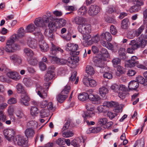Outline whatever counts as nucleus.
<instances>
[{"label": "nucleus", "mask_w": 147, "mask_h": 147, "mask_svg": "<svg viewBox=\"0 0 147 147\" xmlns=\"http://www.w3.org/2000/svg\"><path fill=\"white\" fill-rule=\"evenodd\" d=\"M16 91L18 94H21L26 91L24 86L20 83L18 84L16 86Z\"/></svg>", "instance_id": "393cba45"}, {"label": "nucleus", "mask_w": 147, "mask_h": 147, "mask_svg": "<svg viewBox=\"0 0 147 147\" xmlns=\"http://www.w3.org/2000/svg\"><path fill=\"white\" fill-rule=\"evenodd\" d=\"M95 65L100 67H103L104 66L103 61L101 59L97 57H94L93 59Z\"/></svg>", "instance_id": "a211bd4d"}, {"label": "nucleus", "mask_w": 147, "mask_h": 147, "mask_svg": "<svg viewBox=\"0 0 147 147\" xmlns=\"http://www.w3.org/2000/svg\"><path fill=\"white\" fill-rule=\"evenodd\" d=\"M37 29V28L35 27L33 24H30L27 26L26 31V32H31L34 30H36Z\"/></svg>", "instance_id": "f704fd0d"}, {"label": "nucleus", "mask_w": 147, "mask_h": 147, "mask_svg": "<svg viewBox=\"0 0 147 147\" xmlns=\"http://www.w3.org/2000/svg\"><path fill=\"white\" fill-rule=\"evenodd\" d=\"M86 72L90 75L94 74L95 72L93 68L91 66L89 65L87 66L86 67Z\"/></svg>", "instance_id": "4c0bfd02"}, {"label": "nucleus", "mask_w": 147, "mask_h": 147, "mask_svg": "<svg viewBox=\"0 0 147 147\" xmlns=\"http://www.w3.org/2000/svg\"><path fill=\"white\" fill-rule=\"evenodd\" d=\"M35 36L38 37L39 40V46L41 50L43 52H46L49 49L48 45L43 40L44 36L40 32H36L34 33Z\"/></svg>", "instance_id": "f257e3e1"}, {"label": "nucleus", "mask_w": 147, "mask_h": 147, "mask_svg": "<svg viewBox=\"0 0 147 147\" xmlns=\"http://www.w3.org/2000/svg\"><path fill=\"white\" fill-rule=\"evenodd\" d=\"M78 48L77 45L70 43L67 44L66 50L67 51H71V55H78L79 54V52L76 51Z\"/></svg>", "instance_id": "423d86ee"}, {"label": "nucleus", "mask_w": 147, "mask_h": 147, "mask_svg": "<svg viewBox=\"0 0 147 147\" xmlns=\"http://www.w3.org/2000/svg\"><path fill=\"white\" fill-rule=\"evenodd\" d=\"M134 41L132 40L130 41V43H129V45L131 46V47H129L127 49V52L128 53H133L134 51L137 49V48H134L133 47V45L134 44V42H133Z\"/></svg>", "instance_id": "603ef678"}, {"label": "nucleus", "mask_w": 147, "mask_h": 147, "mask_svg": "<svg viewBox=\"0 0 147 147\" xmlns=\"http://www.w3.org/2000/svg\"><path fill=\"white\" fill-rule=\"evenodd\" d=\"M21 98L20 100V103L26 106H28L29 104L28 102L30 101V98L26 91L21 94Z\"/></svg>", "instance_id": "0eeeda50"}, {"label": "nucleus", "mask_w": 147, "mask_h": 147, "mask_svg": "<svg viewBox=\"0 0 147 147\" xmlns=\"http://www.w3.org/2000/svg\"><path fill=\"white\" fill-rule=\"evenodd\" d=\"M91 38V36L90 35H85V36H84V41L83 42V44L85 46H88L90 45H88L87 44V42H88L89 40Z\"/></svg>", "instance_id": "864d4df0"}, {"label": "nucleus", "mask_w": 147, "mask_h": 147, "mask_svg": "<svg viewBox=\"0 0 147 147\" xmlns=\"http://www.w3.org/2000/svg\"><path fill=\"white\" fill-rule=\"evenodd\" d=\"M117 71L116 72V75L118 76H120L122 74H124L125 73V69L121 66H118L117 67Z\"/></svg>", "instance_id": "cd10ccee"}, {"label": "nucleus", "mask_w": 147, "mask_h": 147, "mask_svg": "<svg viewBox=\"0 0 147 147\" xmlns=\"http://www.w3.org/2000/svg\"><path fill=\"white\" fill-rule=\"evenodd\" d=\"M19 47V46L15 44L13 46L6 45L5 48V51L8 53H13L14 50H17Z\"/></svg>", "instance_id": "f3484780"}, {"label": "nucleus", "mask_w": 147, "mask_h": 147, "mask_svg": "<svg viewBox=\"0 0 147 147\" xmlns=\"http://www.w3.org/2000/svg\"><path fill=\"white\" fill-rule=\"evenodd\" d=\"M51 60V62L53 63H58L59 59L54 56L49 55Z\"/></svg>", "instance_id": "13d9d810"}, {"label": "nucleus", "mask_w": 147, "mask_h": 147, "mask_svg": "<svg viewBox=\"0 0 147 147\" xmlns=\"http://www.w3.org/2000/svg\"><path fill=\"white\" fill-rule=\"evenodd\" d=\"M121 60L118 58H115L112 60V62L114 67H117L119 66L121 63Z\"/></svg>", "instance_id": "e433bc0d"}, {"label": "nucleus", "mask_w": 147, "mask_h": 147, "mask_svg": "<svg viewBox=\"0 0 147 147\" xmlns=\"http://www.w3.org/2000/svg\"><path fill=\"white\" fill-rule=\"evenodd\" d=\"M13 141L15 144L22 147L26 146L28 143L27 140L24 136L19 135L14 137Z\"/></svg>", "instance_id": "7ed1b4c3"}, {"label": "nucleus", "mask_w": 147, "mask_h": 147, "mask_svg": "<svg viewBox=\"0 0 147 147\" xmlns=\"http://www.w3.org/2000/svg\"><path fill=\"white\" fill-rule=\"evenodd\" d=\"M56 19L58 28L64 26L66 23V20L63 18Z\"/></svg>", "instance_id": "c756f323"}, {"label": "nucleus", "mask_w": 147, "mask_h": 147, "mask_svg": "<svg viewBox=\"0 0 147 147\" xmlns=\"http://www.w3.org/2000/svg\"><path fill=\"white\" fill-rule=\"evenodd\" d=\"M100 40L98 35H96L95 36L92 37L91 40H89L88 42H87V44L88 45H91L93 42H97Z\"/></svg>", "instance_id": "37998d69"}, {"label": "nucleus", "mask_w": 147, "mask_h": 147, "mask_svg": "<svg viewBox=\"0 0 147 147\" xmlns=\"http://www.w3.org/2000/svg\"><path fill=\"white\" fill-rule=\"evenodd\" d=\"M136 82L138 83H140L141 84H143L144 86H147V83H146L145 81V79H144V78L141 76H138L136 78Z\"/></svg>", "instance_id": "2f4dec72"}, {"label": "nucleus", "mask_w": 147, "mask_h": 147, "mask_svg": "<svg viewBox=\"0 0 147 147\" xmlns=\"http://www.w3.org/2000/svg\"><path fill=\"white\" fill-rule=\"evenodd\" d=\"M88 99L93 101H98L100 100V98L97 95H94L93 94H88Z\"/></svg>", "instance_id": "bb28decb"}, {"label": "nucleus", "mask_w": 147, "mask_h": 147, "mask_svg": "<svg viewBox=\"0 0 147 147\" xmlns=\"http://www.w3.org/2000/svg\"><path fill=\"white\" fill-rule=\"evenodd\" d=\"M86 108L88 111H93L94 107L91 102L87 103L86 104Z\"/></svg>", "instance_id": "052dcab7"}, {"label": "nucleus", "mask_w": 147, "mask_h": 147, "mask_svg": "<svg viewBox=\"0 0 147 147\" xmlns=\"http://www.w3.org/2000/svg\"><path fill=\"white\" fill-rule=\"evenodd\" d=\"M144 144L143 140H138L136 142L134 147H144Z\"/></svg>", "instance_id": "49530a36"}, {"label": "nucleus", "mask_w": 147, "mask_h": 147, "mask_svg": "<svg viewBox=\"0 0 147 147\" xmlns=\"http://www.w3.org/2000/svg\"><path fill=\"white\" fill-rule=\"evenodd\" d=\"M107 121V119L105 118H101L99 119L98 120V124L100 126L106 124Z\"/></svg>", "instance_id": "4d7b16f0"}, {"label": "nucleus", "mask_w": 147, "mask_h": 147, "mask_svg": "<svg viewBox=\"0 0 147 147\" xmlns=\"http://www.w3.org/2000/svg\"><path fill=\"white\" fill-rule=\"evenodd\" d=\"M139 87V84L136 81H131L128 85V88L129 90H135Z\"/></svg>", "instance_id": "aec40b11"}, {"label": "nucleus", "mask_w": 147, "mask_h": 147, "mask_svg": "<svg viewBox=\"0 0 147 147\" xmlns=\"http://www.w3.org/2000/svg\"><path fill=\"white\" fill-rule=\"evenodd\" d=\"M56 144L59 146L63 145L65 144L64 142V138H59L57 140L56 142Z\"/></svg>", "instance_id": "774afa93"}, {"label": "nucleus", "mask_w": 147, "mask_h": 147, "mask_svg": "<svg viewBox=\"0 0 147 147\" xmlns=\"http://www.w3.org/2000/svg\"><path fill=\"white\" fill-rule=\"evenodd\" d=\"M78 30L79 32L82 34H88L91 32V26L90 24L84 23L82 25L78 26Z\"/></svg>", "instance_id": "39448f33"}, {"label": "nucleus", "mask_w": 147, "mask_h": 147, "mask_svg": "<svg viewBox=\"0 0 147 147\" xmlns=\"http://www.w3.org/2000/svg\"><path fill=\"white\" fill-rule=\"evenodd\" d=\"M114 12L118 13L120 12V9L116 6H112L109 7L107 11V13L109 14H111Z\"/></svg>", "instance_id": "4be33fe9"}, {"label": "nucleus", "mask_w": 147, "mask_h": 147, "mask_svg": "<svg viewBox=\"0 0 147 147\" xmlns=\"http://www.w3.org/2000/svg\"><path fill=\"white\" fill-rule=\"evenodd\" d=\"M55 73L52 70H48L44 76V80L45 81L48 82L52 80L55 76Z\"/></svg>", "instance_id": "2eb2a0df"}, {"label": "nucleus", "mask_w": 147, "mask_h": 147, "mask_svg": "<svg viewBox=\"0 0 147 147\" xmlns=\"http://www.w3.org/2000/svg\"><path fill=\"white\" fill-rule=\"evenodd\" d=\"M24 51L25 53L28 57V58H31L34 55L33 51L30 49L25 48Z\"/></svg>", "instance_id": "58836bf2"}, {"label": "nucleus", "mask_w": 147, "mask_h": 147, "mask_svg": "<svg viewBox=\"0 0 147 147\" xmlns=\"http://www.w3.org/2000/svg\"><path fill=\"white\" fill-rule=\"evenodd\" d=\"M10 58V59L16 63L20 64L22 63V60L21 58L16 55H13L11 56Z\"/></svg>", "instance_id": "5701e85b"}, {"label": "nucleus", "mask_w": 147, "mask_h": 147, "mask_svg": "<svg viewBox=\"0 0 147 147\" xmlns=\"http://www.w3.org/2000/svg\"><path fill=\"white\" fill-rule=\"evenodd\" d=\"M73 133L71 131L65 132L63 134V136L65 138L71 137L73 136Z\"/></svg>", "instance_id": "69168bd1"}, {"label": "nucleus", "mask_w": 147, "mask_h": 147, "mask_svg": "<svg viewBox=\"0 0 147 147\" xmlns=\"http://www.w3.org/2000/svg\"><path fill=\"white\" fill-rule=\"evenodd\" d=\"M67 65L72 68H74L76 67V65L74 64V61L72 60V58H71V57L68 58L67 61Z\"/></svg>", "instance_id": "8fccbe9b"}, {"label": "nucleus", "mask_w": 147, "mask_h": 147, "mask_svg": "<svg viewBox=\"0 0 147 147\" xmlns=\"http://www.w3.org/2000/svg\"><path fill=\"white\" fill-rule=\"evenodd\" d=\"M95 113L93 111H88L86 112H84L82 114L84 120L86 119V117H91L94 116Z\"/></svg>", "instance_id": "b1692460"}, {"label": "nucleus", "mask_w": 147, "mask_h": 147, "mask_svg": "<svg viewBox=\"0 0 147 147\" xmlns=\"http://www.w3.org/2000/svg\"><path fill=\"white\" fill-rule=\"evenodd\" d=\"M28 61L30 64L33 66L36 65L38 62L36 58H32L29 59H28Z\"/></svg>", "instance_id": "6e6d98bb"}, {"label": "nucleus", "mask_w": 147, "mask_h": 147, "mask_svg": "<svg viewBox=\"0 0 147 147\" xmlns=\"http://www.w3.org/2000/svg\"><path fill=\"white\" fill-rule=\"evenodd\" d=\"M87 9L85 6H82L78 11V14L79 15H84L87 13Z\"/></svg>", "instance_id": "79ce46f5"}, {"label": "nucleus", "mask_w": 147, "mask_h": 147, "mask_svg": "<svg viewBox=\"0 0 147 147\" xmlns=\"http://www.w3.org/2000/svg\"><path fill=\"white\" fill-rule=\"evenodd\" d=\"M23 82L24 84L27 86H30L32 84V80L29 78H24Z\"/></svg>", "instance_id": "3c124183"}, {"label": "nucleus", "mask_w": 147, "mask_h": 147, "mask_svg": "<svg viewBox=\"0 0 147 147\" xmlns=\"http://www.w3.org/2000/svg\"><path fill=\"white\" fill-rule=\"evenodd\" d=\"M129 20L128 18L125 19L121 22V28L124 29H127L128 27Z\"/></svg>", "instance_id": "c9c22d12"}, {"label": "nucleus", "mask_w": 147, "mask_h": 147, "mask_svg": "<svg viewBox=\"0 0 147 147\" xmlns=\"http://www.w3.org/2000/svg\"><path fill=\"white\" fill-rule=\"evenodd\" d=\"M99 92L101 96L104 97L108 93V90L105 86L99 88Z\"/></svg>", "instance_id": "473e14b6"}, {"label": "nucleus", "mask_w": 147, "mask_h": 147, "mask_svg": "<svg viewBox=\"0 0 147 147\" xmlns=\"http://www.w3.org/2000/svg\"><path fill=\"white\" fill-rule=\"evenodd\" d=\"M27 43L28 46L32 49H35L37 47V42L35 40H32L30 38L28 39Z\"/></svg>", "instance_id": "c85d7f7f"}, {"label": "nucleus", "mask_w": 147, "mask_h": 147, "mask_svg": "<svg viewBox=\"0 0 147 147\" xmlns=\"http://www.w3.org/2000/svg\"><path fill=\"white\" fill-rule=\"evenodd\" d=\"M103 105L104 106H106V107H114L116 110H119L120 108V107L118 103L113 101H105L103 103Z\"/></svg>", "instance_id": "4468645a"}, {"label": "nucleus", "mask_w": 147, "mask_h": 147, "mask_svg": "<svg viewBox=\"0 0 147 147\" xmlns=\"http://www.w3.org/2000/svg\"><path fill=\"white\" fill-rule=\"evenodd\" d=\"M16 115L19 119H20L24 116V115L22 111L20 110H18L16 112Z\"/></svg>", "instance_id": "0e129e2a"}, {"label": "nucleus", "mask_w": 147, "mask_h": 147, "mask_svg": "<svg viewBox=\"0 0 147 147\" xmlns=\"http://www.w3.org/2000/svg\"><path fill=\"white\" fill-rule=\"evenodd\" d=\"M141 7H138L136 5L131 6L129 9V11L130 13H133L137 12L140 10Z\"/></svg>", "instance_id": "a18cd8bd"}, {"label": "nucleus", "mask_w": 147, "mask_h": 147, "mask_svg": "<svg viewBox=\"0 0 147 147\" xmlns=\"http://www.w3.org/2000/svg\"><path fill=\"white\" fill-rule=\"evenodd\" d=\"M119 55L123 60L127 59V57L125 55V49L123 48H121L118 51Z\"/></svg>", "instance_id": "7c9ffc66"}, {"label": "nucleus", "mask_w": 147, "mask_h": 147, "mask_svg": "<svg viewBox=\"0 0 147 147\" xmlns=\"http://www.w3.org/2000/svg\"><path fill=\"white\" fill-rule=\"evenodd\" d=\"M25 34L24 30L22 27L20 28L18 30V34L16 35L17 37L18 36L19 37H23Z\"/></svg>", "instance_id": "bf43d9fd"}, {"label": "nucleus", "mask_w": 147, "mask_h": 147, "mask_svg": "<svg viewBox=\"0 0 147 147\" xmlns=\"http://www.w3.org/2000/svg\"><path fill=\"white\" fill-rule=\"evenodd\" d=\"M52 30L50 29L45 30L44 34L45 36L49 38V39L51 40H52L53 39L54 36L53 35V31Z\"/></svg>", "instance_id": "a878e982"}, {"label": "nucleus", "mask_w": 147, "mask_h": 147, "mask_svg": "<svg viewBox=\"0 0 147 147\" xmlns=\"http://www.w3.org/2000/svg\"><path fill=\"white\" fill-rule=\"evenodd\" d=\"M100 11L99 7L96 5H91L88 11V14L91 16L97 15Z\"/></svg>", "instance_id": "6e6552de"}, {"label": "nucleus", "mask_w": 147, "mask_h": 147, "mask_svg": "<svg viewBox=\"0 0 147 147\" xmlns=\"http://www.w3.org/2000/svg\"><path fill=\"white\" fill-rule=\"evenodd\" d=\"M135 36H136V33L133 30L128 32L127 34V38L130 39L133 38Z\"/></svg>", "instance_id": "5fc2aeb1"}, {"label": "nucleus", "mask_w": 147, "mask_h": 147, "mask_svg": "<svg viewBox=\"0 0 147 147\" xmlns=\"http://www.w3.org/2000/svg\"><path fill=\"white\" fill-rule=\"evenodd\" d=\"M35 133V131L32 128H28L25 131V134L28 138H32L33 137Z\"/></svg>", "instance_id": "412c9836"}, {"label": "nucleus", "mask_w": 147, "mask_h": 147, "mask_svg": "<svg viewBox=\"0 0 147 147\" xmlns=\"http://www.w3.org/2000/svg\"><path fill=\"white\" fill-rule=\"evenodd\" d=\"M85 20L82 17L76 16L74 18L72 22L79 26L82 25L85 23Z\"/></svg>", "instance_id": "dca6fc26"}, {"label": "nucleus", "mask_w": 147, "mask_h": 147, "mask_svg": "<svg viewBox=\"0 0 147 147\" xmlns=\"http://www.w3.org/2000/svg\"><path fill=\"white\" fill-rule=\"evenodd\" d=\"M68 91L64 90H62L60 94H59L57 97V100L58 101L60 102H62L67 97V93Z\"/></svg>", "instance_id": "ddd939ff"}, {"label": "nucleus", "mask_w": 147, "mask_h": 147, "mask_svg": "<svg viewBox=\"0 0 147 147\" xmlns=\"http://www.w3.org/2000/svg\"><path fill=\"white\" fill-rule=\"evenodd\" d=\"M7 75L10 78L15 81L18 80L21 78L20 76L16 72L9 71L7 73Z\"/></svg>", "instance_id": "f8f14e48"}, {"label": "nucleus", "mask_w": 147, "mask_h": 147, "mask_svg": "<svg viewBox=\"0 0 147 147\" xmlns=\"http://www.w3.org/2000/svg\"><path fill=\"white\" fill-rule=\"evenodd\" d=\"M6 120V115L4 112L2 110L0 111V120L5 121Z\"/></svg>", "instance_id": "e2e57ef3"}, {"label": "nucleus", "mask_w": 147, "mask_h": 147, "mask_svg": "<svg viewBox=\"0 0 147 147\" xmlns=\"http://www.w3.org/2000/svg\"><path fill=\"white\" fill-rule=\"evenodd\" d=\"M145 26L144 25H142L138 29V30L136 32V36H138L140 34L143 32L145 28Z\"/></svg>", "instance_id": "680f3d73"}, {"label": "nucleus", "mask_w": 147, "mask_h": 147, "mask_svg": "<svg viewBox=\"0 0 147 147\" xmlns=\"http://www.w3.org/2000/svg\"><path fill=\"white\" fill-rule=\"evenodd\" d=\"M88 94L83 92L79 94L78 96V99L82 101H84L88 99Z\"/></svg>", "instance_id": "72a5a7b5"}, {"label": "nucleus", "mask_w": 147, "mask_h": 147, "mask_svg": "<svg viewBox=\"0 0 147 147\" xmlns=\"http://www.w3.org/2000/svg\"><path fill=\"white\" fill-rule=\"evenodd\" d=\"M100 38L106 40L107 41L110 42L112 39V36L109 32H106L102 33L100 36Z\"/></svg>", "instance_id": "6ab92c4d"}, {"label": "nucleus", "mask_w": 147, "mask_h": 147, "mask_svg": "<svg viewBox=\"0 0 147 147\" xmlns=\"http://www.w3.org/2000/svg\"><path fill=\"white\" fill-rule=\"evenodd\" d=\"M81 142V140L79 138L77 139H74L71 142V144L74 147H80V143Z\"/></svg>", "instance_id": "a19ab883"}, {"label": "nucleus", "mask_w": 147, "mask_h": 147, "mask_svg": "<svg viewBox=\"0 0 147 147\" xmlns=\"http://www.w3.org/2000/svg\"><path fill=\"white\" fill-rule=\"evenodd\" d=\"M17 38L16 34L13 35L12 37V38H10L7 40L6 43V45L13 46L14 40Z\"/></svg>", "instance_id": "c03bdc74"}, {"label": "nucleus", "mask_w": 147, "mask_h": 147, "mask_svg": "<svg viewBox=\"0 0 147 147\" xmlns=\"http://www.w3.org/2000/svg\"><path fill=\"white\" fill-rule=\"evenodd\" d=\"M47 16L49 19V28L53 31L55 30L58 28L56 19L54 16L51 14L50 12H47Z\"/></svg>", "instance_id": "f03ea898"}, {"label": "nucleus", "mask_w": 147, "mask_h": 147, "mask_svg": "<svg viewBox=\"0 0 147 147\" xmlns=\"http://www.w3.org/2000/svg\"><path fill=\"white\" fill-rule=\"evenodd\" d=\"M67 65L72 68H74L76 67V65L74 64V61L72 60V58H71V57L68 58L67 61Z\"/></svg>", "instance_id": "09e8293b"}, {"label": "nucleus", "mask_w": 147, "mask_h": 147, "mask_svg": "<svg viewBox=\"0 0 147 147\" xmlns=\"http://www.w3.org/2000/svg\"><path fill=\"white\" fill-rule=\"evenodd\" d=\"M39 66L40 69L44 71L46 70L47 69V66L46 64L43 62H40L39 63Z\"/></svg>", "instance_id": "338daca9"}, {"label": "nucleus", "mask_w": 147, "mask_h": 147, "mask_svg": "<svg viewBox=\"0 0 147 147\" xmlns=\"http://www.w3.org/2000/svg\"><path fill=\"white\" fill-rule=\"evenodd\" d=\"M36 90H38V94L41 98H43V96L42 94V92L44 91L43 88L39 85H36Z\"/></svg>", "instance_id": "ea45409f"}, {"label": "nucleus", "mask_w": 147, "mask_h": 147, "mask_svg": "<svg viewBox=\"0 0 147 147\" xmlns=\"http://www.w3.org/2000/svg\"><path fill=\"white\" fill-rule=\"evenodd\" d=\"M30 113L32 116H36L38 113L37 107L36 106L32 107L30 109Z\"/></svg>", "instance_id": "de8ad7c7"}, {"label": "nucleus", "mask_w": 147, "mask_h": 147, "mask_svg": "<svg viewBox=\"0 0 147 147\" xmlns=\"http://www.w3.org/2000/svg\"><path fill=\"white\" fill-rule=\"evenodd\" d=\"M132 41L134 42L133 47L137 49L140 47L144 48L147 44V40L144 39L140 40L138 41H136L135 40H132Z\"/></svg>", "instance_id": "1a4fd4ad"}, {"label": "nucleus", "mask_w": 147, "mask_h": 147, "mask_svg": "<svg viewBox=\"0 0 147 147\" xmlns=\"http://www.w3.org/2000/svg\"><path fill=\"white\" fill-rule=\"evenodd\" d=\"M128 64L130 67H134L136 66L139 68L146 69H147L146 67L144 65L139 63L138 61H135L131 60H129L128 61Z\"/></svg>", "instance_id": "9b49d317"}, {"label": "nucleus", "mask_w": 147, "mask_h": 147, "mask_svg": "<svg viewBox=\"0 0 147 147\" xmlns=\"http://www.w3.org/2000/svg\"><path fill=\"white\" fill-rule=\"evenodd\" d=\"M47 16H44L42 17H39L35 20L34 23L36 26L42 27L46 26V24L49 22L47 13Z\"/></svg>", "instance_id": "20e7f679"}, {"label": "nucleus", "mask_w": 147, "mask_h": 147, "mask_svg": "<svg viewBox=\"0 0 147 147\" xmlns=\"http://www.w3.org/2000/svg\"><path fill=\"white\" fill-rule=\"evenodd\" d=\"M3 133L5 138L9 141L14 137L13 136L15 134L14 131L11 129H7L4 130Z\"/></svg>", "instance_id": "9d476101"}]
</instances>
